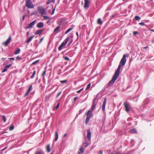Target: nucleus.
<instances>
[{"mask_svg":"<svg viewBox=\"0 0 154 154\" xmlns=\"http://www.w3.org/2000/svg\"><path fill=\"white\" fill-rule=\"evenodd\" d=\"M63 58L65 60H67V61H69L70 60V59H69V58L68 57H66V56L63 57Z\"/></svg>","mask_w":154,"mask_h":154,"instance_id":"obj_34","label":"nucleus"},{"mask_svg":"<svg viewBox=\"0 0 154 154\" xmlns=\"http://www.w3.org/2000/svg\"><path fill=\"white\" fill-rule=\"evenodd\" d=\"M135 19L136 20H140V18L138 16H136L135 17Z\"/></svg>","mask_w":154,"mask_h":154,"instance_id":"obj_35","label":"nucleus"},{"mask_svg":"<svg viewBox=\"0 0 154 154\" xmlns=\"http://www.w3.org/2000/svg\"><path fill=\"white\" fill-rule=\"evenodd\" d=\"M9 59L10 60H14V57L9 58Z\"/></svg>","mask_w":154,"mask_h":154,"instance_id":"obj_54","label":"nucleus"},{"mask_svg":"<svg viewBox=\"0 0 154 154\" xmlns=\"http://www.w3.org/2000/svg\"><path fill=\"white\" fill-rule=\"evenodd\" d=\"M36 22V20H35L34 21L31 22L27 26V29H30L33 26H34Z\"/></svg>","mask_w":154,"mask_h":154,"instance_id":"obj_9","label":"nucleus"},{"mask_svg":"<svg viewBox=\"0 0 154 154\" xmlns=\"http://www.w3.org/2000/svg\"><path fill=\"white\" fill-rule=\"evenodd\" d=\"M12 64H10L9 65H6V66H5V67L6 68H9L11 66H12Z\"/></svg>","mask_w":154,"mask_h":154,"instance_id":"obj_46","label":"nucleus"},{"mask_svg":"<svg viewBox=\"0 0 154 154\" xmlns=\"http://www.w3.org/2000/svg\"><path fill=\"white\" fill-rule=\"evenodd\" d=\"M63 47V46L62 45H61L58 48L59 50L60 51L62 49V48Z\"/></svg>","mask_w":154,"mask_h":154,"instance_id":"obj_42","label":"nucleus"},{"mask_svg":"<svg viewBox=\"0 0 154 154\" xmlns=\"http://www.w3.org/2000/svg\"><path fill=\"white\" fill-rule=\"evenodd\" d=\"M139 24L142 26H144L145 25V23L143 22H142L139 23Z\"/></svg>","mask_w":154,"mask_h":154,"instance_id":"obj_48","label":"nucleus"},{"mask_svg":"<svg viewBox=\"0 0 154 154\" xmlns=\"http://www.w3.org/2000/svg\"><path fill=\"white\" fill-rule=\"evenodd\" d=\"M35 154H42V151H37L36 152Z\"/></svg>","mask_w":154,"mask_h":154,"instance_id":"obj_41","label":"nucleus"},{"mask_svg":"<svg viewBox=\"0 0 154 154\" xmlns=\"http://www.w3.org/2000/svg\"><path fill=\"white\" fill-rule=\"evenodd\" d=\"M32 89V85H31L29 87V88L27 91L26 92L25 95H24V97H25L26 96H27L29 95L30 91Z\"/></svg>","mask_w":154,"mask_h":154,"instance_id":"obj_15","label":"nucleus"},{"mask_svg":"<svg viewBox=\"0 0 154 154\" xmlns=\"http://www.w3.org/2000/svg\"><path fill=\"white\" fill-rule=\"evenodd\" d=\"M84 145H85V148L88 145V144L87 143H85L84 144Z\"/></svg>","mask_w":154,"mask_h":154,"instance_id":"obj_52","label":"nucleus"},{"mask_svg":"<svg viewBox=\"0 0 154 154\" xmlns=\"http://www.w3.org/2000/svg\"><path fill=\"white\" fill-rule=\"evenodd\" d=\"M34 37V35H32V36H30L27 40L26 41V42L27 43H29L30 41H31L32 39V38H33Z\"/></svg>","mask_w":154,"mask_h":154,"instance_id":"obj_21","label":"nucleus"},{"mask_svg":"<svg viewBox=\"0 0 154 154\" xmlns=\"http://www.w3.org/2000/svg\"><path fill=\"white\" fill-rule=\"evenodd\" d=\"M121 64L119 63L118 67L116 71L115 72L111 80L109 81L107 84L108 86L112 85L114 83L118 77L119 76L120 74V71L121 67Z\"/></svg>","mask_w":154,"mask_h":154,"instance_id":"obj_1","label":"nucleus"},{"mask_svg":"<svg viewBox=\"0 0 154 154\" xmlns=\"http://www.w3.org/2000/svg\"><path fill=\"white\" fill-rule=\"evenodd\" d=\"M11 36L9 37L8 38L7 40L3 43L2 45H5V46H6L8 44L11 42Z\"/></svg>","mask_w":154,"mask_h":154,"instance_id":"obj_8","label":"nucleus"},{"mask_svg":"<svg viewBox=\"0 0 154 154\" xmlns=\"http://www.w3.org/2000/svg\"><path fill=\"white\" fill-rule=\"evenodd\" d=\"M55 137L54 139V141L55 142L57 141L58 138V134L57 131H56L55 135Z\"/></svg>","mask_w":154,"mask_h":154,"instance_id":"obj_20","label":"nucleus"},{"mask_svg":"<svg viewBox=\"0 0 154 154\" xmlns=\"http://www.w3.org/2000/svg\"><path fill=\"white\" fill-rule=\"evenodd\" d=\"M29 32H27V35L28 36L29 35Z\"/></svg>","mask_w":154,"mask_h":154,"instance_id":"obj_62","label":"nucleus"},{"mask_svg":"<svg viewBox=\"0 0 154 154\" xmlns=\"http://www.w3.org/2000/svg\"><path fill=\"white\" fill-rule=\"evenodd\" d=\"M95 100L93 101V104L91 107V109L93 111L95 108L96 104L95 103Z\"/></svg>","mask_w":154,"mask_h":154,"instance_id":"obj_18","label":"nucleus"},{"mask_svg":"<svg viewBox=\"0 0 154 154\" xmlns=\"http://www.w3.org/2000/svg\"><path fill=\"white\" fill-rule=\"evenodd\" d=\"M44 23L43 22H41L38 23L37 27L38 28H41L43 27Z\"/></svg>","mask_w":154,"mask_h":154,"instance_id":"obj_17","label":"nucleus"},{"mask_svg":"<svg viewBox=\"0 0 154 154\" xmlns=\"http://www.w3.org/2000/svg\"><path fill=\"white\" fill-rule=\"evenodd\" d=\"M152 42H154V40L152 41Z\"/></svg>","mask_w":154,"mask_h":154,"instance_id":"obj_64","label":"nucleus"},{"mask_svg":"<svg viewBox=\"0 0 154 154\" xmlns=\"http://www.w3.org/2000/svg\"><path fill=\"white\" fill-rule=\"evenodd\" d=\"M26 5L28 8H34L33 4L30 0H25Z\"/></svg>","mask_w":154,"mask_h":154,"instance_id":"obj_4","label":"nucleus"},{"mask_svg":"<svg viewBox=\"0 0 154 154\" xmlns=\"http://www.w3.org/2000/svg\"><path fill=\"white\" fill-rule=\"evenodd\" d=\"M39 61V60H36L34 62L32 63V64L34 65V64H36V63H37Z\"/></svg>","mask_w":154,"mask_h":154,"instance_id":"obj_40","label":"nucleus"},{"mask_svg":"<svg viewBox=\"0 0 154 154\" xmlns=\"http://www.w3.org/2000/svg\"><path fill=\"white\" fill-rule=\"evenodd\" d=\"M50 146V144H48L46 146V150L48 152H50L51 151Z\"/></svg>","mask_w":154,"mask_h":154,"instance_id":"obj_24","label":"nucleus"},{"mask_svg":"<svg viewBox=\"0 0 154 154\" xmlns=\"http://www.w3.org/2000/svg\"><path fill=\"white\" fill-rule=\"evenodd\" d=\"M2 118L4 122H5L6 121V118L5 116H2Z\"/></svg>","mask_w":154,"mask_h":154,"instance_id":"obj_36","label":"nucleus"},{"mask_svg":"<svg viewBox=\"0 0 154 154\" xmlns=\"http://www.w3.org/2000/svg\"><path fill=\"white\" fill-rule=\"evenodd\" d=\"M46 72V70H45L43 72L42 74V76L44 77V75L45 74Z\"/></svg>","mask_w":154,"mask_h":154,"instance_id":"obj_44","label":"nucleus"},{"mask_svg":"<svg viewBox=\"0 0 154 154\" xmlns=\"http://www.w3.org/2000/svg\"><path fill=\"white\" fill-rule=\"evenodd\" d=\"M7 69H8L7 68L5 67V68L2 71V72H6V71H7Z\"/></svg>","mask_w":154,"mask_h":154,"instance_id":"obj_45","label":"nucleus"},{"mask_svg":"<svg viewBox=\"0 0 154 154\" xmlns=\"http://www.w3.org/2000/svg\"><path fill=\"white\" fill-rule=\"evenodd\" d=\"M125 106V110L127 112H129V108L130 107L129 104L128 103L125 102L124 104Z\"/></svg>","mask_w":154,"mask_h":154,"instance_id":"obj_7","label":"nucleus"},{"mask_svg":"<svg viewBox=\"0 0 154 154\" xmlns=\"http://www.w3.org/2000/svg\"><path fill=\"white\" fill-rule=\"evenodd\" d=\"M61 28L60 25L58 26L54 30V32L57 33L59 32V30Z\"/></svg>","mask_w":154,"mask_h":154,"instance_id":"obj_16","label":"nucleus"},{"mask_svg":"<svg viewBox=\"0 0 154 154\" xmlns=\"http://www.w3.org/2000/svg\"><path fill=\"white\" fill-rule=\"evenodd\" d=\"M73 29V28H69V29H68L66 31V32H65V34H66L67 33H68L69 32H70V31H71V30H72V29Z\"/></svg>","mask_w":154,"mask_h":154,"instance_id":"obj_27","label":"nucleus"},{"mask_svg":"<svg viewBox=\"0 0 154 154\" xmlns=\"http://www.w3.org/2000/svg\"><path fill=\"white\" fill-rule=\"evenodd\" d=\"M91 86V83H89L87 85V86L86 88V90H87L88 89L90 88Z\"/></svg>","mask_w":154,"mask_h":154,"instance_id":"obj_37","label":"nucleus"},{"mask_svg":"<svg viewBox=\"0 0 154 154\" xmlns=\"http://www.w3.org/2000/svg\"><path fill=\"white\" fill-rule=\"evenodd\" d=\"M106 103V98H104L103 104L102 106V109L103 111H105V106Z\"/></svg>","mask_w":154,"mask_h":154,"instance_id":"obj_11","label":"nucleus"},{"mask_svg":"<svg viewBox=\"0 0 154 154\" xmlns=\"http://www.w3.org/2000/svg\"><path fill=\"white\" fill-rule=\"evenodd\" d=\"M38 10L39 13L41 14V16L46 14L45 9L40 6L38 7Z\"/></svg>","mask_w":154,"mask_h":154,"instance_id":"obj_6","label":"nucleus"},{"mask_svg":"<svg viewBox=\"0 0 154 154\" xmlns=\"http://www.w3.org/2000/svg\"><path fill=\"white\" fill-rule=\"evenodd\" d=\"M14 127L13 126H11L9 128V130L10 131H12L14 129Z\"/></svg>","mask_w":154,"mask_h":154,"instance_id":"obj_38","label":"nucleus"},{"mask_svg":"<svg viewBox=\"0 0 154 154\" xmlns=\"http://www.w3.org/2000/svg\"><path fill=\"white\" fill-rule=\"evenodd\" d=\"M43 31V29H39L37 30L35 32V34L36 35L40 34Z\"/></svg>","mask_w":154,"mask_h":154,"instance_id":"obj_22","label":"nucleus"},{"mask_svg":"<svg viewBox=\"0 0 154 154\" xmlns=\"http://www.w3.org/2000/svg\"><path fill=\"white\" fill-rule=\"evenodd\" d=\"M148 48V46H146V47H144L143 48H144V49H146V48Z\"/></svg>","mask_w":154,"mask_h":154,"instance_id":"obj_58","label":"nucleus"},{"mask_svg":"<svg viewBox=\"0 0 154 154\" xmlns=\"http://www.w3.org/2000/svg\"><path fill=\"white\" fill-rule=\"evenodd\" d=\"M61 91H60L59 93H58L56 96V97H57L61 94Z\"/></svg>","mask_w":154,"mask_h":154,"instance_id":"obj_49","label":"nucleus"},{"mask_svg":"<svg viewBox=\"0 0 154 154\" xmlns=\"http://www.w3.org/2000/svg\"><path fill=\"white\" fill-rule=\"evenodd\" d=\"M50 95L46 96V97L45 98V100L46 101H48L49 99L50 98Z\"/></svg>","mask_w":154,"mask_h":154,"instance_id":"obj_28","label":"nucleus"},{"mask_svg":"<svg viewBox=\"0 0 154 154\" xmlns=\"http://www.w3.org/2000/svg\"><path fill=\"white\" fill-rule=\"evenodd\" d=\"M89 0H85L84 8L85 9L88 8L89 7Z\"/></svg>","mask_w":154,"mask_h":154,"instance_id":"obj_12","label":"nucleus"},{"mask_svg":"<svg viewBox=\"0 0 154 154\" xmlns=\"http://www.w3.org/2000/svg\"><path fill=\"white\" fill-rule=\"evenodd\" d=\"M130 133L132 134H136L137 132V130L135 128L131 129L129 131Z\"/></svg>","mask_w":154,"mask_h":154,"instance_id":"obj_19","label":"nucleus"},{"mask_svg":"<svg viewBox=\"0 0 154 154\" xmlns=\"http://www.w3.org/2000/svg\"><path fill=\"white\" fill-rule=\"evenodd\" d=\"M121 64L119 63L118 67L116 71L115 72L111 80L109 81L107 84L108 86L112 85L114 83L118 77L119 76L120 74V71L121 67Z\"/></svg>","mask_w":154,"mask_h":154,"instance_id":"obj_2","label":"nucleus"},{"mask_svg":"<svg viewBox=\"0 0 154 154\" xmlns=\"http://www.w3.org/2000/svg\"><path fill=\"white\" fill-rule=\"evenodd\" d=\"M66 134H64V135H63V138L65 137H66Z\"/></svg>","mask_w":154,"mask_h":154,"instance_id":"obj_56","label":"nucleus"},{"mask_svg":"<svg viewBox=\"0 0 154 154\" xmlns=\"http://www.w3.org/2000/svg\"><path fill=\"white\" fill-rule=\"evenodd\" d=\"M20 51V50L19 48L16 49L14 52L15 54H19Z\"/></svg>","mask_w":154,"mask_h":154,"instance_id":"obj_25","label":"nucleus"},{"mask_svg":"<svg viewBox=\"0 0 154 154\" xmlns=\"http://www.w3.org/2000/svg\"><path fill=\"white\" fill-rule=\"evenodd\" d=\"M128 57V55L124 54L123 55L122 58L120 60V64L123 66H124L126 63V57Z\"/></svg>","mask_w":154,"mask_h":154,"instance_id":"obj_5","label":"nucleus"},{"mask_svg":"<svg viewBox=\"0 0 154 154\" xmlns=\"http://www.w3.org/2000/svg\"><path fill=\"white\" fill-rule=\"evenodd\" d=\"M21 58V57H20L19 56H18L16 57V60H19Z\"/></svg>","mask_w":154,"mask_h":154,"instance_id":"obj_50","label":"nucleus"},{"mask_svg":"<svg viewBox=\"0 0 154 154\" xmlns=\"http://www.w3.org/2000/svg\"><path fill=\"white\" fill-rule=\"evenodd\" d=\"M67 82V80H62V81H60V82L62 84L65 83Z\"/></svg>","mask_w":154,"mask_h":154,"instance_id":"obj_43","label":"nucleus"},{"mask_svg":"<svg viewBox=\"0 0 154 154\" xmlns=\"http://www.w3.org/2000/svg\"><path fill=\"white\" fill-rule=\"evenodd\" d=\"M77 97H75L73 99L74 101H75L77 99Z\"/></svg>","mask_w":154,"mask_h":154,"instance_id":"obj_53","label":"nucleus"},{"mask_svg":"<svg viewBox=\"0 0 154 154\" xmlns=\"http://www.w3.org/2000/svg\"><path fill=\"white\" fill-rule=\"evenodd\" d=\"M90 119V118L87 117L86 119L85 122V123L86 124V125L88 123L89 120Z\"/></svg>","mask_w":154,"mask_h":154,"instance_id":"obj_33","label":"nucleus"},{"mask_svg":"<svg viewBox=\"0 0 154 154\" xmlns=\"http://www.w3.org/2000/svg\"><path fill=\"white\" fill-rule=\"evenodd\" d=\"M70 38L69 37H68L65 40L64 42H63L61 44V45L63 46H65L66 45L68 41L69 40Z\"/></svg>","mask_w":154,"mask_h":154,"instance_id":"obj_14","label":"nucleus"},{"mask_svg":"<svg viewBox=\"0 0 154 154\" xmlns=\"http://www.w3.org/2000/svg\"><path fill=\"white\" fill-rule=\"evenodd\" d=\"M121 64L119 63L118 67L116 71L115 72L111 80L109 81L107 84L108 86L112 85L114 83L118 77L119 76L120 74V71L121 67Z\"/></svg>","mask_w":154,"mask_h":154,"instance_id":"obj_3","label":"nucleus"},{"mask_svg":"<svg viewBox=\"0 0 154 154\" xmlns=\"http://www.w3.org/2000/svg\"><path fill=\"white\" fill-rule=\"evenodd\" d=\"M54 0H48L47 2V5H49L51 2H54Z\"/></svg>","mask_w":154,"mask_h":154,"instance_id":"obj_29","label":"nucleus"},{"mask_svg":"<svg viewBox=\"0 0 154 154\" xmlns=\"http://www.w3.org/2000/svg\"><path fill=\"white\" fill-rule=\"evenodd\" d=\"M56 102L57 103V105L55 107V109L56 110L59 107V101H57Z\"/></svg>","mask_w":154,"mask_h":154,"instance_id":"obj_32","label":"nucleus"},{"mask_svg":"<svg viewBox=\"0 0 154 154\" xmlns=\"http://www.w3.org/2000/svg\"><path fill=\"white\" fill-rule=\"evenodd\" d=\"M35 73H36V71L35 70L34 71H33V73H32V75L31 77V79H33V78L34 76Z\"/></svg>","mask_w":154,"mask_h":154,"instance_id":"obj_31","label":"nucleus"},{"mask_svg":"<svg viewBox=\"0 0 154 154\" xmlns=\"http://www.w3.org/2000/svg\"><path fill=\"white\" fill-rule=\"evenodd\" d=\"M24 19H25V16H23L22 17V19L23 20H24Z\"/></svg>","mask_w":154,"mask_h":154,"instance_id":"obj_59","label":"nucleus"},{"mask_svg":"<svg viewBox=\"0 0 154 154\" xmlns=\"http://www.w3.org/2000/svg\"><path fill=\"white\" fill-rule=\"evenodd\" d=\"M100 154H103V152L102 151H100Z\"/></svg>","mask_w":154,"mask_h":154,"instance_id":"obj_60","label":"nucleus"},{"mask_svg":"<svg viewBox=\"0 0 154 154\" xmlns=\"http://www.w3.org/2000/svg\"><path fill=\"white\" fill-rule=\"evenodd\" d=\"M42 16L44 19L47 20V19H49V18L48 16H43V15Z\"/></svg>","mask_w":154,"mask_h":154,"instance_id":"obj_39","label":"nucleus"},{"mask_svg":"<svg viewBox=\"0 0 154 154\" xmlns=\"http://www.w3.org/2000/svg\"><path fill=\"white\" fill-rule=\"evenodd\" d=\"M83 89V88H82L81 89L77 91V93H80L81 91Z\"/></svg>","mask_w":154,"mask_h":154,"instance_id":"obj_51","label":"nucleus"},{"mask_svg":"<svg viewBox=\"0 0 154 154\" xmlns=\"http://www.w3.org/2000/svg\"><path fill=\"white\" fill-rule=\"evenodd\" d=\"M82 110L81 109V110H80L79 111V114H81L82 111Z\"/></svg>","mask_w":154,"mask_h":154,"instance_id":"obj_57","label":"nucleus"},{"mask_svg":"<svg viewBox=\"0 0 154 154\" xmlns=\"http://www.w3.org/2000/svg\"><path fill=\"white\" fill-rule=\"evenodd\" d=\"M138 34V32H137L134 31L133 32V35H136Z\"/></svg>","mask_w":154,"mask_h":154,"instance_id":"obj_47","label":"nucleus"},{"mask_svg":"<svg viewBox=\"0 0 154 154\" xmlns=\"http://www.w3.org/2000/svg\"><path fill=\"white\" fill-rule=\"evenodd\" d=\"M35 73H36V71L35 70L34 71H33V73H32V75L31 77V79H33V78L34 76Z\"/></svg>","mask_w":154,"mask_h":154,"instance_id":"obj_30","label":"nucleus"},{"mask_svg":"<svg viewBox=\"0 0 154 154\" xmlns=\"http://www.w3.org/2000/svg\"><path fill=\"white\" fill-rule=\"evenodd\" d=\"M54 10L53 11H52V14H53V12H54Z\"/></svg>","mask_w":154,"mask_h":154,"instance_id":"obj_63","label":"nucleus"},{"mask_svg":"<svg viewBox=\"0 0 154 154\" xmlns=\"http://www.w3.org/2000/svg\"><path fill=\"white\" fill-rule=\"evenodd\" d=\"M84 149H85L83 147H81L79 149V151H80V152H78L79 154H81L83 153L84 150Z\"/></svg>","mask_w":154,"mask_h":154,"instance_id":"obj_23","label":"nucleus"},{"mask_svg":"<svg viewBox=\"0 0 154 154\" xmlns=\"http://www.w3.org/2000/svg\"><path fill=\"white\" fill-rule=\"evenodd\" d=\"M43 38H41L40 40V41H39V43H41L42 42V41L43 40Z\"/></svg>","mask_w":154,"mask_h":154,"instance_id":"obj_55","label":"nucleus"},{"mask_svg":"<svg viewBox=\"0 0 154 154\" xmlns=\"http://www.w3.org/2000/svg\"><path fill=\"white\" fill-rule=\"evenodd\" d=\"M91 132L90 129H88L87 131V137L89 140H91Z\"/></svg>","mask_w":154,"mask_h":154,"instance_id":"obj_10","label":"nucleus"},{"mask_svg":"<svg viewBox=\"0 0 154 154\" xmlns=\"http://www.w3.org/2000/svg\"><path fill=\"white\" fill-rule=\"evenodd\" d=\"M87 117L90 119L92 117L93 115L91 111L90 110H89L87 113Z\"/></svg>","mask_w":154,"mask_h":154,"instance_id":"obj_13","label":"nucleus"},{"mask_svg":"<svg viewBox=\"0 0 154 154\" xmlns=\"http://www.w3.org/2000/svg\"><path fill=\"white\" fill-rule=\"evenodd\" d=\"M76 35H77L78 36L79 35H78V32H76Z\"/></svg>","mask_w":154,"mask_h":154,"instance_id":"obj_61","label":"nucleus"},{"mask_svg":"<svg viewBox=\"0 0 154 154\" xmlns=\"http://www.w3.org/2000/svg\"><path fill=\"white\" fill-rule=\"evenodd\" d=\"M97 23L99 24H101L102 23V21L101 20V19L100 18L98 19L97 20Z\"/></svg>","mask_w":154,"mask_h":154,"instance_id":"obj_26","label":"nucleus"}]
</instances>
